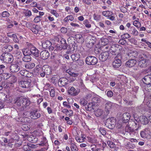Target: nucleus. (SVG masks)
Returning <instances> with one entry per match:
<instances>
[{"label":"nucleus","instance_id":"f257e3e1","mask_svg":"<svg viewBox=\"0 0 151 151\" xmlns=\"http://www.w3.org/2000/svg\"><path fill=\"white\" fill-rule=\"evenodd\" d=\"M15 103L18 106L24 108L29 105L30 101L28 99L20 97L17 98V101Z\"/></svg>","mask_w":151,"mask_h":151},{"label":"nucleus","instance_id":"f03ea898","mask_svg":"<svg viewBox=\"0 0 151 151\" xmlns=\"http://www.w3.org/2000/svg\"><path fill=\"white\" fill-rule=\"evenodd\" d=\"M19 84L22 88L27 89L28 91L30 88L32 87L31 81L30 79L21 81L19 82Z\"/></svg>","mask_w":151,"mask_h":151},{"label":"nucleus","instance_id":"7ed1b4c3","mask_svg":"<svg viewBox=\"0 0 151 151\" xmlns=\"http://www.w3.org/2000/svg\"><path fill=\"white\" fill-rule=\"evenodd\" d=\"M85 61L86 63L87 64L94 65L97 63V59L94 56H89L86 58Z\"/></svg>","mask_w":151,"mask_h":151},{"label":"nucleus","instance_id":"20e7f679","mask_svg":"<svg viewBox=\"0 0 151 151\" xmlns=\"http://www.w3.org/2000/svg\"><path fill=\"white\" fill-rule=\"evenodd\" d=\"M150 132L148 129H146L143 131H141L140 134L141 137L147 139H150L151 137V135L150 134Z\"/></svg>","mask_w":151,"mask_h":151},{"label":"nucleus","instance_id":"39448f33","mask_svg":"<svg viewBox=\"0 0 151 151\" xmlns=\"http://www.w3.org/2000/svg\"><path fill=\"white\" fill-rule=\"evenodd\" d=\"M138 61H139L138 65L141 67H145L146 66L147 64V60L146 59H144L141 56H139Z\"/></svg>","mask_w":151,"mask_h":151},{"label":"nucleus","instance_id":"423d86ee","mask_svg":"<svg viewBox=\"0 0 151 151\" xmlns=\"http://www.w3.org/2000/svg\"><path fill=\"white\" fill-rule=\"evenodd\" d=\"M80 92V90L77 89L73 87H72L68 90V93L72 96H75L78 94Z\"/></svg>","mask_w":151,"mask_h":151},{"label":"nucleus","instance_id":"0eeeda50","mask_svg":"<svg viewBox=\"0 0 151 151\" xmlns=\"http://www.w3.org/2000/svg\"><path fill=\"white\" fill-rule=\"evenodd\" d=\"M117 55L115 58L114 60L112 63L113 67L114 68H117L120 67L122 64V61L120 59L118 58V56Z\"/></svg>","mask_w":151,"mask_h":151},{"label":"nucleus","instance_id":"6e6552de","mask_svg":"<svg viewBox=\"0 0 151 151\" xmlns=\"http://www.w3.org/2000/svg\"><path fill=\"white\" fill-rule=\"evenodd\" d=\"M30 30L34 33L36 34L42 31V29L40 26L34 24L32 25V27L30 28Z\"/></svg>","mask_w":151,"mask_h":151},{"label":"nucleus","instance_id":"1a4fd4ad","mask_svg":"<svg viewBox=\"0 0 151 151\" xmlns=\"http://www.w3.org/2000/svg\"><path fill=\"white\" fill-rule=\"evenodd\" d=\"M61 57V56L58 55H55V56L53 55L51 57L52 58H54L53 61V63L55 65L56 67L58 66L59 65L60 63V58Z\"/></svg>","mask_w":151,"mask_h":151},{"label":"nucleus","instance_id":"9d476101","mask_svg":"<svg viewBox=\"0 0 151 151\" xmlns=\"http://www.w3.org/2000/svg\"><path fill=\"white\" fill-rule=\"evenodd\" d=\"M109 55V52L108 51L103 52L99 55V59L101 61H104L108 58Z\"/></svg>","mask_w":151,"mask_h":151},{"label":"nucleus","instance_id":"9b49d317","mask_svg":"<svg viewBox=\"0 0 151 151\" xmlns=\"http://www.w3.org/2000/svg\"><path fill=\"white\" fill-rule=\"evenodd\" d=\"M138 55V53L134 49H131L128 50L127 53V56L131 58H133L136 57Z\"/></svg>","mask_w":151,"mask_h":151},{"label":"nucleus","instance_id":"f8f14e48","mask_svg":"<svg viewBox=\"0 0 151 151\" xmlns=\"http://www.w3.org/2000/svg\"><path fill=\"white\" fill-rule=\"evenodd\" d=\"M113 104L110 101H106L105 105V109L106 111V115H107L109 114V110Z\"/></svg>","mask_w":151,"mask_h":151},{"label":"nucleus","instance_id":"ddd939ff","mask_svg":"<svg viewBox=\"0 0 151 151\" xmlns=\"http://www.w3.org/2000/svg\"><path fill=\"white\" fill-rule=\"evenodd\" d=\"M68 81V80L67 78L64 77L62 78L59 80L58 85L60 87H63L66 85Z\"/></svg>","mask_w":151,"mask_h":151},{"label":"nucleus","instance_id":"4468645a","mask_svg":"<svg viewBox=\"0 0 151 151\" xmlns=\"http://www.w3.org/2000/svg\"><path fill=\"white\" fill-rule=\"evenodd\" d=\"M137 61L134 59H130L125 63V65L127 67L131 68L134 67L136 64Z\"/></svg>","mask_w":151,"mask_h":151},{"label":"nucleus","instance_id":"2eb2a0df","mask_svg":"<svg viewBox=\"0 0 151 151\" xmlns=\"http://www.w3.org/2000/svg\"><path fill=\"white\" fill-rule=\"evenodd\" d=\"M40 114L36 111H34L30 113L29 116L33 119H37L40 117Z\"/></svg>","mask_w":151,"mask_h":151},{"label":"nucleus","instance_id":"dca6fc26","mask_svg":"<svg viewBox=\"0 0 151 151\" xmlns=\"http://www.w3.org/2000/svg\"><path fill=\"white\" fill-rule=\"evenodd\" d=\"M42 71H44V72L46 74L49 75L51 73L52 69L51 67L47 65L43 66L42 68Z\"/></svg>","mask_w":151,"mask_h":151},{"label":"nucleus","instance_id":"f3484780","mask_svg":"<svg viewBox=\"0 0 151 151\" xmlns=\"http://www.w3.org/2000/svg\"><path fill=\"white\" fill-rule=\"evenodd\" d=\"M41 58L43 60H46L48 58L49 56V53L47 51L44 50L42 51L40 54Z\"/></svg>","mask_w":151,"mask_h":151},{"label":"nucleus","instance_id":"a211bd4d","mask_svg":"<svg viewBox=\"0 0 151 151\" xmlns=\"http://www.w3.org/2000/svg\"><path fill=\"white\" fill-rule=\"evenodd\" d=\"M131 116L129 113L126 112L124 113L123 115L122 119L124 121L123 123H128L130 118Z\"/></svg>","mask_w":151,"mask_h":151},{"label":"nucleus","instance_id":"6ab92c4d","mask_svg":"<svg viewBox=\"0 0 151 151\" xmlns=\"http://www.w3.org/2000/svg\"><path fill=\"white\" fill-rule=\"evenodd\" d=\"M143 81L146 84L149 85L151 84V75L145 76L143 78Z\"/></svg>","mask_w":151,"mask_h":151},{"label":"nucleus","instance_id":"aec40b11","mask_svg":"<svg viewBox=\"0 0 151 151\" xmlns=\"http://www.w3.org/2000/svg\"><path fill=\"white\" fill-rule=\"evenodd\" d=\"M10 69L12 73L17 72L19 70V67L17 65L13 64L11 65Z\"/></svg>","mask_w":151,"mask_h":151},{"label":"nucleus","instance_id":"412c9836","mask_svg":"<svg viewBox=\"0 0 151 151\" xmlns=\"http://www.w3.org/2000/svg\"><path fill=\"white\" fill-rule=\"evenodd\" d=\"M31 54L35 57H37L39 55L38 50L35 47H32L31 48Z\"/></svg>","mask_w":151,"mask_h":151},{"label":"nucleus","instance_id":"4be33fe9","mask_svg":"<svg viewBox=\"0 0 151 151\" xmlns=\"http://www.w3.org/2000/svg\"><path fill=\"white\" fill-rule=\"evenodd\" d=\"M75 38L77 42L80 43H83L84 41V38L81 34H77L75 35Z\"/></svg>","mask_w":151,"mask_h":151},{"label":"nucleus","instance_id":"5701e85b","mask_svg":"<svg viewBox=\"0 0 151 151\" xmlns=\"http://www.w3.org/2000/svg\"><path fill=\"white\" fill-rule=\"evenodd\" d=\"M5 62L7 63L12 62L13 60V57L11 54L7 53L6 54Z\"/></svg>","mask_w":151,"mask_h":151},{"label":"nucleus","instance_id":"b1692460","mask_svg":"<svg viewBox=\"0 0 151 151\" xmlns=\"http://www.w3.org/2000/svg\"><path fill=\"white\" fill-rule=\"evenodd\" d=\"M51 45V43L49 40H46L43 42L42 44V46L43 48H46L50 47Z\"/></svg>","mask_w":151,"mask_h":151},{"label":"nucleus","instance_id":"393cba45","mask_svg":"<svg viewBox=\"0 0 151 151\" xmlns=\"http://www.w3.org/2000/svg\"><path fill=\"white\" fill-rule=\"evenodd\" d=\"M33 133L37 137L42 136L43 135L42 131L40 129L36 130L33 132Z\"/></svg>","mask_w":151,"mask_h":151},{"label":"nucleus","instance_id":"a878e982","mask_svg":"<svg viewBox=\"0 0 151 151\" xmlns=\"http://www.w3.org/2000/svg\"><path fill=\"white\" fill-rule=\"evenodd\" d=\"M19 73L21 75L25 77H30L29 76V74L30 73H29L28 71H27L26 70H21L20 71Z\"/></svg>","mask_w":151,"mask_h":151},{"label":"nucleus","instance_id":"bb28decb","mask_svg":"<svg viewBox=\"0 0 151 151\" xmlns=\"http://www.w3.org/2000/svg\"><path fill=\"white\" fill-rule=\"evenodd\" d=\"M23 53L24 55H30L31 54V49L28 48H24L22 50Z\"/></svg>","mask_w":151,"mask_h":151},{"label":"nucleus","instance_id":"cd10ccee","mask_svg":"<svg viewBox=\"0 0 151 151\" xmlns=\"http://www.w3.org/2000/svg\"><path fill=\"white\" fill-rule=\"evenodd\" d=\"M139 21V19L137 18V20H135L133 22V25L138 28L141 26V24Z\"/></svg>","mask_w":151,"mask_h":151},{"label":"nucleus","instance_id":"c85d7f7f","mask_svg":"<svg viewBox=\"0 0 151 151\" xmlns=\"http://www.w3.org/2000/svg\"><path fill=\"white\" fill-rule=\"evenodd\" d=\"M31 128L30 126L28 123H25L23 124L22 127V129L24 131H27L29 130Z\"/></svg>","mask_w":151,"mask_h":151},{"label":"nucleus","instance_id":"c756f323","mask_svg":"<svg viewBox=\"0 0 151 151\" xmlns=\"http://www.w3.org/2000/svg\"><path fill=\"white\" fill-rule=\"evenodd\" d=\"M80 58V55L79 54H74L72 55L71 58L73 60L77 61Z\"/></svg>","mask_w":151,"mask_h":151},{"label":"nucleus","instance_id":"7c9ffc66","mask_svg":"<svg viewBox=\"0 0 151 151\" xmlns=\"http://www.w3.org/2000/svg\"><path fill=\"white\" fill-rule=\"evenodd\" d=\"M102 14L105 17H108L113 14V12L109 11H104L102 12Z\"/></svg>","mask_w":151,"mask_h":151},{"label":"nucleus","instance_id":"2f4dec72","mask_svg":"<svg viewBox=\"0 0 151 151\" xmlns=\"http://www.w3.org/2000/svg\"><path fill=\"white\" fill-rule=\"evenodd\" d=\"M61 45L63 47V49L65 50L67 48V45L66 40L64 39H62L60 40Z\"/></svg>","mask_w":151,"mask_h":151},{"label":"nucleus","instance_id":"473e14b6","mask_svg":"<svg viewBox=\"0 0 151 151\" xmlns=\"http://www.w3.org/2000/svg\"><path fill=\"white\" fill-rule=\"evenodd\" d=\"M74 19L73 17L71 15H68L64 19V21L67 22H69V21H72Z\"/></svg>","mask_w":151,"mask_h":151},{"label":"nucleus","instance_id":"72a5a7b5","mask_svg":"<svg viewBox=\"0 0 151 151\" xmlns=\"http://www.w3.org/2000/svg\"><path fill=\"white\" fill-rule=\"evenodd\" d=\"M139 120L141 123H148L149 122L148 119L145 116H141Z\"/></svg>","mask_w":151,"mask_h":151},{"label":"nucleus","instance_id":"f704fd0d","mask_svg":"<svg viewBox=\"0 0 151 151\" xmlns=\"http://www.w3.org/2000/svg\"><path fill=\"white\" fill-rule=\"evenodd\" d=\"M35 66V64L33 63H29L25 65V68L27 69H31Z\"/></svg>","mask_w":151,"mask_h":151},{"label":"nucleus","instance_id":"c9c22d12","mask_svg":"<svg viewBox=\"0 0 151 151\" xmlns=\"http://www.w3.org/2000/svg\"><path fill=\"white\" fill-rule=\"evenodd\" d=\"M37 138H35V137L33 136H30L28 138V141L32 142H36L37 141Z\"/></svg>","mask_w":151,"mask_h":151},{"label":"nucleus","instance_id":"e433bc0d","mask_svg":"<svg viewBox=\"0 0 151 151\" xmlns=\"http://www.w3.org/2000/svg\"><path fill=\"white\" fill-rule=\"evenodd\" d=\"M22 60L25 62H29L31 60V58L30 55H24Z\"/></svg>","mask_w":151,"mask_h":151},{"label":"nucleus","instance_id":"4c0bfd02","mask_svg":"<svg viewBox=\"0 0 151 151\" xmlns=\"http://www.w3.org/2000/svg\"><path fill=\"white\" fill-rule=\"evenodd\" d=\"M103 113V111L100 109H99L95 111V115L97 117L101 116Z\"/></svg>","mask_w":151,"mask_h":151},{"label":"nucleus","instance_id":"58836bf2","mask_svg":"<svg viewBox=\"0 0 151 151\" xmlns=\"http://www.w3.org/2000/svg\"><path fill=\"white\" fill-rule=\"evenodd\" d=\"M83 24L86 28H91V25L90 24V22L87 19H86L84 21Z\"/></svg>","mask_w":151,"mask_h":151},{"label":"nucleus","instance_id":"ea45409f","mask_svg":"<svg viewBox=\"0 0 151 151\" xmlns=\"http://www.w3.org/2000/svg\"><path fill=\"white\" fill-rule=\"evenodd\" d=\"M71 151H78V149L76 145L74 143H72L71 144Z\"/></svg>","mask_w":151,"mask_h":151},{"label":"nucleus","instance_id":"a19ab883","mask_svg":"<svg viewBox=\"0 0 151 151\" xmlns=\"http://www.w3.org/2000/svg\"><path fill=\"white\" fill-rule=\"evenodd\" d=\"M2 95L3 96V97L1 99V100L2 101H3L4 102H6L8 103L11 102L12 101H10V99H9V101H8V100H7V101H6V95L5 94L2 93Z\"/></svg>","mask_w":151,"mask_h":151},{"label":"nucleus","instance_id":"79ce46f5","mask_svg":"<svg viewBox=\"0 0 151 151\" xmlns=\"http://www.w3.org/2000/svg\"><path fill=\"white\" fill-rule=\"evenodd\" d=\"M66 72L67 73H68L71 76V77H75L77 76L78 75V74L77 73H74L73 72H72L70 71L69 70H66Z\"/></svg>","mask_w":151,"mask_h":151},{"label":"nucleus","instance_id":"37998d69","mask_svg":"<svg viewBox=\"0 0 151 151\" xmlns=\"http://www.w3.org/2000/svg\"><path fill=\"white\" fill-rule=\"evenodd\" d=\"M81 104L83 106H85L87 104V100L84 99H81L80 100Z\"/></svg>","mask_w":151,"mask_h":151},{"label":"nucleus","instance_id":"c03bdc74","mask_svg":"<svg viewBox=\"0 0 151 151\" xmlns=\"http://www.w3.org/2000/svg\"><path fill=\"white\" fill-rule=\"evenodd\" d=\"M104 126H105L108 128L110 129H112L115 127V124H111V123H104Z\"/></svg>","mask_w":151,"mask_h":151},{"label":"nucleus","instance_id":"a18cd8bd","mask_svg":"<svg viewBox=\"0 0 151 151\" xmlns=\"http://www.w3.org/2000/svg\"><path fill=\"white\" fill-rule=\"evenodd\" d=\"M87 141L88 142L91 143H95L96 142V140L94 139H93L91 137H87Z\"/></svg>","mask_w":151,"mask_h":151},{"label":"nucleus","instance_id":"49530a36","mask_svg":"<svg viewBox=\"0 0 151 151\" xmlns=\"http://www.w3.org/2000/svg\"><path fill=\"white\" fill-rule=\"evenodd\" d=\"M107 143L108 145L111 148H113L115 146V144L111 141H108Z\"/></svg>","mask_w":151,"mask_h":151},{"label":"nucleus","instance_id":"de8ad7c7","mask_svg":"<svg viewBox=\"0 0 151 151\" xmlns=\"http://www.w3.org/2000/svg\"><path fill=\"white\" fill-rule=\"evenodd\" d=\"M106 122H110L111 123L115 122H116V120L115 118L114 117H111L108 118L106 120Z\"/></svg>","mask_w":151,"mask_h":151},{"label":"nucleus","instance_id":"09e8293b","mask_svg":"<svg viewBox=\"0 0 151 151\" xmlns=\"http://www.w3.org/2000/svg\"><path fill=\"white\" fill-rule=\"evenodd\" d=\"M85 138L84 137H82V138H80L78 137H77L75 138V139L78 142H82L84 141Z\"/></svg>","mask_w":151,"mask_h":151},{"label":"nucleus","instance_id":"8fccbe9b","mask_svg":"<svg viewBox=\"0 0 151 151\" xmlns=\"http://www.w3.org/2000/svg\"><path fill=\"white\" fill-rule=\"evenodd\" d=\"M90 147L92 151H99L100 150L99 148H97L95 145H91Z\"/></svg>","mask_w":151,"mask_h":151},{"label":"nucleus","instance_id":"3c124183","mask_svg":"<svg viewBox=\"0 0 151 151\" xmlns=\"http://www.w3.org/2000/svg\"><path fill=\"white\" fill-rule=\"evenodd\" d=\"M94 19L96 21H99L101 19V16L100 15L94 14L93 16Z\"/></svg>","mask_w":151,"mask_h":151},{"label":"nucleus","instance_id":"603ef678","mask_svg":"<svg viewBox=\"0 0 151 151\" xmlns=\"http://www.w3.org/2000/svg\"><path fill=\"white\" fill-rule=\"evenodd\" d=\"M121 37L124 39H128L130 37V36L129 34L126 33L122 35Z\"/></svg>","mask_w":151,"mask_h":151},{"label":"nucleus","instance_id":"864d4df0","mask_svg":"<svg viewBox=\"0 0 151 151\" xmlns=\"http://www.w3.org/2000/svg\"><path fill=\"white\" fill-rule=\"evenodd\" d=\"M134 125H133V126L132 127H129L130 128V131L132 132H133L135 130H137L138 127H136V126L137 125V123H133Z\"/></svg>","mask_w":151,"mask_h":151},{"label":"nucleus","instance_id":"5fc2aeb1","mask_svg":"<svg viewBox=\"0 0 151 151\" xmlns=\"http://www.w3.org/2000/svg\"><path fill=\"white\" fill-rule=\"evenodd\" d=\"M42 18V17L37 16L34 18V21L35 22V23H38L39 22L41 21Z\"/></svg>","mask_w":151,"mask_h":151},{"label":"nucleus","instance_id":"6e6d98bb","mask_svg":"<svg viewBox=\"0 0 151 151\" xmlns=\"http://www.w3.org/2000/svg\"><path fill=\"white\" fill-rule=\"evenodd\" d=\"M50 13L55 16L56 17H58L59 16L58 14L57 13L56 10L54 9L51 10Z\"/></svg>","mask_w":151,"mask_h":151},{"label":"nucleus","instance_id":"4d7b16f0","mask_svg":"<svg viewBox=\"0 0 151 151\" xmlns=\"http://www.w3.org/2000/svg\"><path fill=\"white\" fill-rule=\"evenodd\" d=\"M43 141H42L41 143L39 144V145L41 146H44L47 145V141L45 138L43 137Z\"/></svg>","mask_w":151,"mask_h":151},{"label":"nucleus","instance_id":"13d9d810","mask_svg":"<svg viewBox=\"0 0 151 151\" xmlns=\"http://www.w3.org/2000/svg\"><path fill=\"white\" fill-rule=\"evenodd\" d=\"M131 28L133 29L132 31V34L135 36L138 35V31L134 27H132Z\"/></svg>","mask_w":151,"mask_h":151},{"label":"nucleus","instance_id":"bf43d9fd","mask_svg":"<svg viewBox=\"0 0 151 151\" xmlns=\"http://www.w3.org/2000/svg\"><path fill=\"white\" fill-rule=\"evenodd\" d=\"M9 13L6 11H4L2 12L1 14L2 17H9Z\"/></svg>","mask_w":151,"mask_h":151},{"label":"nucleus","instance_id":"052dcab7","mask_svg":"<svg viewBox=\"0 0 151 151\" xmlns=\"http://www.w3.org/2000/svg\"><path fill=\"white\" fill-rule=\"evenodd\" d=\"M100 98L99 97H94L92 99V101L94 103V104H95V103H96L100 101Z\"/></svg>","mask_w":151,"mask_h":151},{"label":"nucleus","instance_id":"680f3d73","mask_svg":"<svg viewBox=\"0 0 151 151\" xmlns=\"http://www.w3.org/2000/svg\"><path fill=\"white\" fill-rule=\"evenodd\" d=\"M50 96L52 97H54L55 96V89H51L50 91Z\"/></svg>","mask_w":151,"mask_h":151},{"label":"nucleus","instance_id":"e2e57ef3","mask_svg":"<svg viewBox=\"0 0 151 151\" xmlns=\"http://www.w3.org/2000/svg\"><path fill=\"white\" fill-rule=\"evenodd\" d=\"M25 15L28 17L32 15V13L30 11L27 10L25 12Z\"/></svg>","mask_w":151,"mask_h":151},{"label":"nucleus","instance_id":"0e129e2a","mask_svg":"<svg viewBox=\"0 0 151 151\" xmlns=\"http://www.w3.org/2000/svg\"><path fill=\"white\" fill-rule=\"evenodd\" d=\"M6 54V53L3 54L1 56L0 59L1 61L5 62V58Z\"/></svg>","mask_w":151,"mask_h":151},{"label":"nucleus","instance_id":"69168bd1","mask_svg":"<svg viewBox=\"0 0 151 151\" xmlns=\"http://www.w3.org/2000/svg\"><path fill=\"white\" fill-rule=\"evenodd\" d=\"M63 105L64 106L68 108H70L71 106L68 103V102L64 101L63 103Z\"/></svg>","mask_w":151,"mask_h":151},{"label":"nucleus","instance_id":"338daca9","mask_svg":"<svg viewBox=\"0 0 151 151\" xmlns=\"http://www.w3.org/2000/svg\"><path fill=\"white\" fill-rule=\"evenodd\" d=\"M12 37L13 38L14 41L15 42H18L19 40L17 38V37L15 34H12Z\"/></svg>","mask_w":151,"mask_h":151},{"label":"nucleus","instance_id":"774afa93","mask_svg":"<svg viewBox=\"0 0 151 151\" xmlns=\"http://www.w3.org/2000/svg\"><path fill=\"white\" fill-rule=\"evenodd\" d=\"M108 39H104V40H102V45H105L107 44L108 42Z\"/></svg>","mask_w":151,"mask_h":151}]
</instances>
